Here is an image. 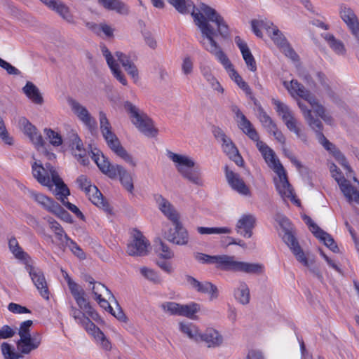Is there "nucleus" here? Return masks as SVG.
<instances>
[{
    "label": "nucleus",
    "mask_w": 359,
    "mask_h": 359,
    "mask_svg": "<svg viewBox=\"0 0 359 359\" xmlns=\"http://www.w3.org/2000/svg\"><path fill=\"white\" fill-rule=\"evenodd\" d=\"M100 129L108 147L120 158L133 167L136 166V161L133 156L121 146L116 135L112 131V127L106 114L99 112Z\"/></svg>",
    "instance_id": "nucleus-4"
},
{
    "label": "nucleus",
    "mask_w": 359,
    "mask_h": 359,
    "mask_svg": "<svg viewBox=\"0 0 359 359\" xmlns=\"http://www.w3.org/2000/svg\"><path fill=\"white\" fill-rule=\"evenodd\" d=\"M314 111L325 121H327V115L325 114V107L319 103L315 96H313V101L311 100L309 102Z\"/></svg>",
    "instance_id": "nucleus-57"
},
{
    "label": "nucleus",
    "mask_w": 359,
    "mask_h": 359,
    "mask_svg": "<svg viewBox=\"0 0 359 359\" xmlns=\"http://www.w3.org/2000/svg\"><path fill=\"white\" fill-rule=\"evenodd\" d=\"M238 127L246 134L252 141L257 142L259 140V136L257 130L253 127L250 121L245 117L242 116V118L238 121Z\"/></svg>",
    "instance_id": "nucleus-39"
},
{
    "label": "nucleus",
    "mask_w": 359,
    "mask_h": 359,
    "mask_svg": "<svg viewBox=\"0 0 359 359\" xmlns=\"http://www.w3.org/2000/svg\"><path fill=\"white\" fill-rule=\"evenodd\" d=\"M1 348L2 354L6 359H19L21 356L14 351L11 345L6 342L2 343Z\"/></svg>",
    "instance_id": "nucleus-53"
},
{
    "label": "nucleus",
    "mask_w": 359,
    "mask_h": 359,
    "mask_svg": "<svg viewBox=\"0 0 359 359\" xmlns=\"http://www.w3.org/2000/svg\"><path fill=\"white\" fill-rule=\"evenodd\" d=\"M50 9L55 11L67 22L76 25V22L69 8L60 0H40Z\"/></svg>",
    "instance_id": "nucleus-21"
},
{
    "label": "nucleus",
    "mask_w": 359,
    "mask_h": 359,
    "mask_svg": "<svg viewBox=\"0 0 359 359\" xmlns=\"http://www.w3.org/2000/svg\"><path fill=\"white\" fill-rule=\"evenodd\" d=\"M18 126L20 130L26 135L36 149L43 147L44 142L36 128L32 125L25 117H20L18 120Z\"/></svg>",
    "instance_id": "nucleus-17"
},
{
    "label": "nucleus",
    "mask_w": 359,
    "mask_h": 359,
    "mask_svg": "<svg viewBox=\"0 0 359 359\" xmlns=\"http://www.w3.org/2000/svg\"><path fill=\"white\" fill-rule=\"evenodd\" d=\"M283 86L287 89L292 97H301L308 102L311 100L313 101L314 95L297 80L292 79L290 83L284 81Z\"/></svg>",
    "instance_id": "nucleus-23"
},
{
    "label": "nucleus",
    "mask_w": 359,
    "mask_h": 359,
    "mask_svg": "<svg viewBox=\"0 0 359 359\" xmlns=\"http://www.w3.org/2000/svg\"><path fill=\"white\" fill-rule=\"evenodd\" d=\"M180 304L174 302H166L161 304L164 312L170 315L179 316Z\"/></svg>",
    "instance_id": "nucleus-56"
},
{
    "label": "nucleus",
    "mask_w": 359,
    "mask_h": 359,
    "mask_svg": "<svg viewBox=\"0 0 359 359\" xmlns=\"http://www.w3.org/2000/svg\"><path fill=\"white\" fill-rule=\"evenodd\" d=\"M168 156L176 163L177 171L182 177L191 183L201 186L203 181L201 177V170L198 167L195 166V162L188 156L175 154L168 151Z\"/></svg>",
    "instance_id": "nucleus-6"
},
{
    "label": "nucleus",
    "mask_w": 359,
    "mask_h": 359,
    "mask_svg": "<svg viewBox=\"0 0 359 359\" xmlns=\"http://www.w3.org/2000/svg\"><path fill=\"white\" fill-rule=\"evenodd\" d=\"M154 242L156 250L159 252L161 257L169 259L174 257V252L161 239L157 238Z\"/></svg>",
    "instance_id": "nucleus-43"
},
{
    "label": "nucleus",
    "mask_w": 359,
    "mask_h": 359,
    "mask_svg": "<svg viewBox=\"0 0 359 359\" xmlns=\"http://www.w3.org/2000/svg\"><path fill=\"white\" fill-rule=\"evenodd\" d=\"M256 218L253 215H243L238 219L236 229L238 233L241 236L250 238L252 235V229L255 227Z\"/></svg>",
    "instance_id": "nucleus-25"
},
{
    "label": "nucleus",
    "mask_w": 359,
    "mask_h": 359,
    "mask_svg": "<svg viewBox=\"0 0 359 359\" xmlns=\"http://www.w3.org/2000/svg\"><path fill=\"white\" fill-rule=\"evenodd\" d=\"M257 111V118L268 133L277 126L262 107H259Z\"/></svg>",
    "instance_id": "nucleus-40"
},
{
    "label": "nucleus",
    "mask_w": 359,
    "mask_h": 359,
    "mask_svg": "<svg viewBox=\"0 0 359 359\" xmlns=\"http://www.w3.org/2000/svg\"><path fill=\"white\" fill-rule=\"evenodd\" d=\"M93 294L95 295V299L102 297V294L107 293L109 295V299H114V295L111 291L103 284L100 282L94 283L91 287Z\"/></svg>",
    "instance_id": "nucleus-49"
},
{
    "label": "nucleus",
    "mask_w": 359,
    "mask_h": 359,
    "mask_svg": "<svg viewBox=\"0 0 359 359\" xmlns=\"http://www.w3.org/2000/svg\"><path fill=\"white\" fill-rule=\"evenodd\" d=\"M85 295L86 294H83L74 299L81 310L85 312L93 320L97 321L100 320V316L98 313L95 311V309L91 306L90 302L85 297Z\"/></svg>",
    "instance_id": "nucleus-36"
},
{
    "label": "nucleus",
    "mask_w": 359,
    "mask_h": 359,
    "mask_svg": "<svg viewBox=\"0 0 359 359\" xmlns=\"http://www.w3.org/2000/svg\"><path fill=\"white\" fill-rule=\"evenodd\" d=\"M262 26L269 36L278 48H280L288 42L282 32H280L273 22H264L262 23Z\"/></svg>",
    "instance_id": "nucleus-27"
},
{
    "label": "nucleus",
    "mask_w": 359,
    "mask_h": 359,
    "mask_svg": "<svg viewBox=\"0 0 359 359\" xmlns=\"http://www.w3.org/2000/svg\"><path fill=\"white\" fill-rule=\"evenodd\" d=\"M315 77L318 81L320 83L323 89L326 91L330 97H333L334 92L332 90L330 84L329 79L327 78L325 74L321 72H317L315 73Z\"/></svg>",
    "instance_id": "nucleus-52"
},
{
    "label": "nucleus",
    "mask_w": 359,
    "mask_h": 359,
    "mask_svg": "<svg viewBox=\"0 0 359 359\" xmlns=\"http://www.w3.org/2000/svg\"><path fill=\"white\" fill-rule=\"evenodd\" d=\"M66 246L68 247L76 257H79L80 259L85 258V253L83 252V251L77 245V243L70 238L65 243V247Z\"/></svg>",
    "instance_id": "nucleus-59"
},
{
    "label": "nucleus",
    "mask_w": 359,
    "mask_h": 359,
    "mask_svg": "<svg viewBox=\"0 0 359 359\" xmlns=\"http://www.w3.org/2000/svg\"><path fill=\"white\" fill-rule=\"evenodd\" d=\"M174 229H170L164 233V238L169 242L177 245H185L189 243V236L187 230L183 226L182 222L178 220L172 222Z\"/></svg>",
    "instance_id": "nucleus-12"
},
{
    "label": "nucleus",
    "mask_w": 359,
    "mask_h": 359,
    "mask_svg": "<svg viewBox=\"0 0 359 359\" xmlns=\"http://www.w3.org/2000/svg\"><path fill=\"white\" fill-rule=\"evenodd\" d=\"M56 195L57 196V198L61 201L63 205H65L68 210H69L71 212L75 214V215L78 218L84 220L85 217L83 214L81 212V210L74 204H72L69 201H66L67 197L69 195L63 196L61 193V190H57Z\"/></svg>",
    "instance_id": "nucleus-42"
},
{
    "label": "nucleus",
    "mask_w": 359,
    "mask_h": 359,
    "mask_svg": "<svg viewBox=\"0 0 359 359\" xmlns=\"http://www.w3.org/2000/svg\"><path fill=\"white\" fill-rule=\"evenodd\" d=\"M67 282L70 292L74 299L83 294H86V292L83 290V289L76 283L73 281L69 277L67 278Z\"/></svg>",
    "instance_id": "nucleus-55"
},
{
    "label": "nucleus",
    "mask_w": 359,
    "mask_h": 359,
    "mask_svg": "<svg viewBox=\"0 0 359 359\" xmlns=\"http://www.w3.org/2000/svg\"><path fill=\"white\" fill-rule=\"evenodd\" d=\"M339 14L341 18L346 23L351 34L359 43V21L354 11L349 7L341 6Z\"/></svg>",
    "instance_id": "nucleus-19"
},
{
    "label": "nucleus",
    "mask_w": 359,
    "mask_h": 359,
    "mask_svg": "<svg viewBox=\"0 0 359 359\" xmlns=\"http://www.w3.org/2000/svg\"><path fill=\"white\" fill-rule=\"evenodd\" d=\"M44 168L46 169L49 176L52 178V182L53 184L55 185L56 190H61V193L63 196L69 195L70 191L69 188L60 178L54 167L50 163H46Z\"/></svg>",
    "instance_id": "nucleus-31"
},
{
    "label": "nucleus",
    "mask_w": 359,
    "mask_h": 359,
    "mask_svg": "<svg viewBox=\"0 0 359 359\" xmlns=\"http://www.w3.org/2000/svg\"><path fill=\"white\" fill-rule=\"evenodd\" d=\"M69 104L73 112L77 116L79 119L93 133L97 128V121L89 113L86 107L81 105L75 100H69Z\"/></svg>",
    "instance_id": "nucleus-11"
},
{
    "label": "nucleus",
    "mask_w": 359,
    "mask_h": 359,
    "mask_svg": "<svg viewBox=\"0 0 359 359\" xmlns=\"http://www.w3.org/2000/svg\"><path fill=\"white\" fill-rule=\"evenodd\" d=\"M70 316H72L78 323H83L84 320L86 319V313L81 309H76L74 306H70Z\"/></svg>",
    "instance_id": "nucleus-63"
},
{
    "label": "nucleus",
    "mask_w": 359,
    "mask_h": 359,
    "mask_svg": "<svg viewBox=\"0 0 359 359\" xmlns=\"http://www.w3.org/2000/svg\"><path fill=\"white\" fill-rule=\"evenodd\" d=\"M29 196L39 205H41L44 209H46L48 212H51L53 210V207L57 203L56 201H53L52 198L45 196L43 194L37 193L34 191L29 190Z\"/></svg>",
    "instance_id": "nucleus-38"
},
{
    "label": "nucleus",
    "mask_w": 359,
    "mask_h": 359,
    "mask_svg": "<svg viewBox=\"0 0 359 359\" xmlns=\"http://www.w3.org/2000/svg\"><path fill=\"white\" fill-rule=\"evenodd\" d=\"M197 231L200 234H229L231 233V229L229 227H203L197 228Z\"/></svg>",
    "instance_id": "nucleus-46"
},
{
    "label": "nucleus",
    "mask_w": 359,
    "mask_h": 359,
    "mask_svg": "<svg viewBox=\"0 0 359 359\" xmlns=\"http://www.w3.org/2000/svg\"><path fill=\"white\" fill-rule=\"evenodd\" d=\"M123 107L129 114L131 122L144 135L155 137L158 130L154 128L152 120L137 106L129 101H126Z\"/></svg>",
    "instance_id": "nucleus-7"
},
{
    "label": "nucleus",
    "mask_w": 359,
    "mask_h": 359,
    "mask_svg": "<svg viewBox=\"0 0 359 359\" xmlns=\"http://www.w3.org/2000/svg\"><path fill=\"white\" fill-rule=\"evenodd\" d=\"M222 147L223 151L231 161L235 162L237 165L240 167L243 165L244 161L240 155L238 149L230 138H228L225 142H222Z\"/></svg>",
    "instance_id": "nucleus-29"
},
{
    "label": "nucleus",
    "mask_w": 359,
    "mask_h": 359,
    "mask_svg": "<svg viewBox=\"0 0 359 359\" xmlns=\"http://www.w3.org/2000/svg\"><path fill=\"white\" fill-rule=\"evenodd\" d=\"M225 177L231 188L245 196H251L250 188L246 185L240 175L229 170L227 165L224 168Z\"/></svg>",
    "instance_id": "nucleus-14"
},
{
    "label": "nucleus",
    "mask_w": 359,
    "mask_h": 359,
    "mask_svg": "<svg viewBox=\"0 0 359 359\" xmlns=\"http://www.w3.org/2000/svg\"><path fill=\"white\" fill-rule=\"evenodd\" d=\"M273 104L276 107V112L281 116L287 129L293 132L302 142H306V135L298 126V121L290 108L278 100L273 99Z\"/></svg>",
    "instance_id": "nucleus-8"
},
{
    "label": "nucleus",
    "mask_w": 359,
    "mask_h": 359,
    "mask_svg": "<svg viewBox=\"0 0 359 359\" xmlns=\"http://www.w3.org/2000/svg\"><path fill=\"white\" fill-rule=\"evenodd\" d=\"M332 177L337 182L341 191L349 203L354 201L359 205V191L353 187L341 174L340 169L332 163L330 167Z\"/></svg>",
    "instance_id": "nucleus-9"
},
{
    "label": "nucleus",
    "mask_w": 359,
    "mask_h": 359,
    "mask_svg": "<svg viewBox=\"0 0 359 359\" xmlns=\"http://www.w3.org/2000/svg\"><path fill=\"white\" fill-rule=\"evenodd\" d=\"M47 222L49 224L50 228L54 231L57 239L59 241V245L65 247V243L68 241L69 237L65 233L61 225L52 217H48Z\"/></svg>",
    "instance_id": "nucleus-37"
},
{
    "label": "nucleus",
    "mask_w": 359,
    "mask_h": 359,
    "mask_svg": "<svg viewBox=\"0 0 359 359\" xmlns=\"http://www.w3.org/2000/svg\"><path fill=\"white\" fill-rule=\"evenodd\" d=\"M114 76L123 86L128 85V81L125 75L120 69L118 63L114 64L113 66L109 67Z\"/></svg>",
    "instance_id": "nucleus-61"
},
{
    "label": "nucleus",
    "mask_w": 359,
    "mask_h": 359,
    "mask_svg": "<svg viewBox=\"0 0 359 359\" xmlns=\"http://www.w3.org/2000/svg\"><path fill=\"white\" fill-rule=\"evenodd\" d=\"M322 36L327 41L330 48L337 55H344L346 54V48L344 43L336 39L335 36L330 33L322 34Z\"/></svg>",
    "instance_id": "nucleus-35"
},
{
    "label": "nucleus",
    "mask_w": 359,
    "mask_h": 359,
    "mask_svg": "<svg viewBox=\"0 0 359 359\" xmlns=\"http://www.w3.org/2000/svg\"><path fill=\"white\" fill-rule=\"evenodd\" d=\"M154 198L159 210L172 223L180 220L179 213L167 199L160 194L155 195Z\"/></svg>",
    "instance_id": "nucleus-24"
},
{
    "label": "nucleus",
    "mask_w": 359,
    "mask_h": 359,
    "mask_svg": "<svg viewBox=\"0 0 359 359\" xmlns=\"http://www.w3.org/2000/svg\"><path fill=\"white\" fill-rule=\"evenodd\" d=\"M115 56L124 69H126L128 66L134 63L137 60V56L135 53L125 54L122 52L117 51L115 53Z\"/></svg>",
    "instance_id": "nucleus-47"
},
{
    "label": "nucleus",
    "mask_w": 359,
    "mask_h": 359,
    "mask_svg": "<svg viewBox=\"0 0 359 359\" xmlns=\"http://www.w3.org/2000/svg\"><path fill=\"white\" fill-rule=\"evenodd\" d=\"M89 199L96 206L102 208L106 212H107L109 214H111L112 209L110 207V205H109V203H107V201H106L104 199L102 194H101V196H100V194H94L93 195H91V196Z\"/></svg>",
    "instance_id": "nucleus-48"
},
{
    "label": "nucleus",
    "mask_w": 359,
    "mask_h": 359,
    "mask_svg": "<svg viewBox=\"0 0 359 359\" xmlns=\"http://www.w3.org/2000/svg\"><path fill=\"white\" fill-rule=\"evenodd\" d=\"M305 120L306 121L309 126L312 128V130H313L316 132L317 138L320 137V134H323V126L322 122L319 118H315L313 116L312 113L310 114L309 117L306 118Z\"/></svg>",
    "instance_id": "nucleus-51"
},
{
    "label": "nucleus",
    "mask_w": 359,
    "mask_h": 359,
    "mask_svg": "<svg viewBox=\"0 0 359 359\" xmlns=\"http://www.w3.org/2000/svg\"><path fill=\"white\" fill-rule=\"evenodd\" d=\"M279 48L286 57H289L292 61L299 60L298 55L296 53L294 50L291 47L288 42Z\"/></svg>",
    "instance_id": "nucleus-62"
},
{
    "label": "nucleus",
    "mask_w": 359,
    "mask_h": 359,
    "mask_svg": "<svg viewBox=\"0 0 359 359\" xmlns=\"http://www.w3.org/2000/svg\"><path fill=\"white\" fill-rule=\"evenodd\" d=\"M176 11L181 14H188L191 10V15L195 25L200 29L203 39H214L217 33L224 39L229 37V26L223 17L212 7L204 3H201L196 8L191 0H167Z\"/></svg>",
    "instance_id": "nucleus-1"
},
{
    "label": "nucleus",
    "mask_w": 359,
    "mask_h": 359,
    "mask_svg": "<svg viewBox=\"0 0 359 359\" xmlns=\"http://www.w3.org/2000/svg\"><path fill=\"white\" fill-rule=\"evenodd\" d=\"M93 160L97 164L99 169L111 179L119 177L120 182L123 187L132 193L134 189L132 176L123 166L118 164H111L103 154L93 152Z\"/></svg>",
    "instance_id": "nucleus-3"
},
{
    "label": "nucleus",
    "mask_w": 359,
    "mask_h": 359,
    "mask_svg": "<svg viewBox=\"0 0 359 359\" xmlns=\"http://www.w3.org/2000/svg\"><path fill=\"white\" fill-rule=\"evenodd\" d=\"M235 43L239 48L248 68L252 72H255L257 70L256 62L248 44L238 36L235 37Z\"/></svg>",
    "instance_id": "nucleus-26"
},
{
    "label": "nucleus",
    "mask_w": 359,
    "mask_h": 359,
    "mask_svg": "<svg viewBox=\"0 0 359 359\" xmlns=\"http://www.w3.org/2000/svg\"><path fill=\"white\" fill-rule=\"evenodd\" d=\"M199 308V305L194 302L190 304H180L179 316L193 319L195 314L198 311Z\"/></svg>",
    "instance_id": "nucleus-44"
},
{
    "label": "nucleus",
    "mask_w": 359,
    "mask_h": 359,
    "mask_svg": "<svg viewBox=\"0 0 359 359\" xmlns=\"http://www.w3.org/2000/svg\"><path fill=\"white\" fill-rule=\"evenodd\" d=\"M180 329L181 332L187 334L190 339L198 341L200 333L198 332V327L192 323H180Z\"/></svg>",
    "instance_id": "nucleus-41"
},
{
    "label": "nucleus",
    "mask_w": 359,
    "mask_h": 359,
    "mask_svg": "<svg viewBox=\"0 0 359 359\" xmlns=\"http://www.w3.org/2000/svg\"><path fill=\"white\" fill-rule=\"evenodd\" d=\"M196 260L202 264H215L222 271L241 272L247 274L259 275L264 272V266L259 263H250L238 261L234 256L208 255L196 252L194 255Z\"/></svg>",
    "instance_id": "nucleus-2"
},
{
    "label": "nucleus",
    "mask_w": 359,
    "mask_h": 359,
    "mask_svg": "<svg viewBox=\"0 0 359 359\" xmlns=\"http://www.w3.org/2000/svg\"><path fill=\"white\" fill-rule=\"evenodd\" d=\"M149 246V241L142 233L134 229L131 235V241L127 245L126 252L130 256H145L148 254Z\"/></svg>",
    "instance_id": "nucleus-10"
},
{
    "label": "nucleus",
    "mask_w": 359,
    "mask_h": 359,
    "mask_svg": "<svg viewBox=\"0 0 359 359\" xmlns=\"http://www.w3.org/2000/svg\"><path fill=\"white\" fill-rule=\"evenodd\" d=\"M41 336L36 332L32 336L28 335L20 337L17 342L18 351L23 354H28L32 351L36 349L41 344Z\"/></svg>",
    "instance_id": "nucleus-22"
},
{
    "label": "nucleus",
    "mask_w": 359,
    "mask_h": 359,
    "mask_svg": "<svg viewBox=\"0 0 359 359\" xmlns=\"http://www.w3.org/2000/svg\"><path fill=\"white\" fill-rule=\"evenodd\" d=\"M8 246L10 250L17 259L20 260H26V259L29 257L28 255L20 247L16 238H11L8 241Z\"/></svg>",
    "instance_id": "nucleus-45"
},
{
    "label": "nucleus",
    "mask_w": 359,
    "mask_h": 359,
    "mask_svg": "<svg viewBox=\"0 0 359 359\" xmlns=\"http://www.w3.org/2000/svg\"><path fill=\"white\" fill-rule=\"evenodd\" d=\"M210 38V43H206V41H200L202 46L209 53L215 56L218 61L223 65L224 69L229 72V76L234 82L241 88L247 95L252 93L251 88L249 85L243 81L242 77L233 68L231 61L222 51L221 47L218 45L214 39Z\"/></svg>",
    "instance_id": "nucleus-5"
},
{
    "label": "nucleus",
    "mask_w": 359,
    "mask_h": 359,
    "mask_svg": "<svg viewBox=\"0 0 359 359\" xmlns=\"http://www.w3.org/2000/svg\"><path fill=\"white\" fill-rule=\"evenodd\" d=\"M25 269L41 295L48 299L49 292L43 271L40 269L36 268L27 263H26Z\"/></svg>",
    "instance_id": "nucleus-15"
},
{
    "label": "nucleus",
    "mask_w": 359,
    "mask_h": 359,
    "mask_svg": "<svg viewBox=\"0 0 359 359\" xmlns=\"http://www.w3.org/2000/svg\"><path fill=\"white\" fill-rule=\"evenodd\" d=\"M32 174L34 177L43 186L51 187L53 184L52 178L49 176L46 169L41 164L34 162L32 165Z\"/></svg>",
    "instance_id": "nucleus-30"
},
{
    "label": "nucleus",
    "mask_w": 359,
    "mask_h": 359,
    "mask_svg": "<svg viewBox=\"0 0 359 359\" xmlns=\"http://www.w3.org/2000/svg\"><path fill=\"white\" fill-rule=\"evenodd\" d=\"M22 92L34 104L41 105L43 98L39 89L31 81H27L22 88Z\"/></svg>",
    "instance_id": "nucleus-33"
},
{
    "label": "nucleus",
    "mask_w": 359,
    "mask_h": 359,
    "mask_svg": "<svg viewBox=\"0 0 359 359\" xmlns=\"http://www.w3.org/2000/svg\"><path fill=\"white\" fill-rule=\"evenodd\" d=\"M53 208L50 212L51 213L54 214L57 217L66 222H72V218L70 214L66 211L58 203H57Z\"/></svg>",
    "instance_id": "nucleus-50"
},
{
    "label": "nucleus",
    "mask_w": 359,
    "mask_h": 359,
    "mask_svg": "<svg viewBox=\"0 0 359 359\" xmlns=\"http://www.w3.org/2000/svg\"><path fill=\"white\" fill-rule=\"evenodd\" d=\"M283 241L290 248L292 253L295 256L297 260L304 266H309V261L305 253L303 252L294 235L286 230L283 237Z\"/></svg>",
    "instance_id": "nucleus-16"
},
{
    "label": "nucleus",
    "mask_w": 359,
    "mask_h": 359,
    "mask_svg": "<svg viewBox=\"0 0 359 359\" xmlns=\"http://www.w3.org/2000/svg\"><path fill=\"white\" fill-rule=\"evenodd\" d=\"M235 299L242 305H247L250 300V289L244 281H240L233 290Z\"/></svg>",
    "instance_id": "nucleus-32"
},
{
    "label": "nucleus",
    "mask_w": 359,
    "mask_h": 359,
    "mask_svg": "<svg viewBox=\"0 0 359 359\" xmlns=\"http://www.w3.org/2000/svg\"><path fill=\"white\" fill-rule=\"evenodd\" d=\"M97 3L105 9L121 15H127L129 11L128 6L120 0H97Z\"/></svg>",
    "instance_id": "nucleus-34"
},
{
    "label": "nucleus",
    "mask_w": 359,
    "mask_h": 359,
    "mask_svg": "<svg viewBox=\"0 0 359 359\" xmlns=\"http://www.w3.org/2000/svg\"><path fill=\"white\" fill-rule=\"evenodd\" d=\"M186 280L191 287L198 292L208 294L210 296V300L218 298L219 290L217 287L212 283L208 281L200 282L195 278L189 275L186 276Z\"/></svg>",
    "instance_id": "nucleus-18"
},
{
    "label": "nucleus",
    "mask_w": 359,
    "mask_h": 359,
    "mask_svg": "<svg viewBox=\"0 0 359 359\" xmlns=\"http://www.w3.org/2000/svg\"><path fill=\"white\" fill-rule=\"evenodd\" d=\"M276 173L278 175V178L275 180V184L280 196L283 200L290 199L299 205L300 201L296 199L293 194V190L288 182L285 169H283V172L277 171Z\"/></svg>",
    "instance_id": "nucleus-13"
},
{
    "label": "nucleus",
    "mask_w": 359,
    "mask_h": 359,
    "mask_svg": "<svg viewBox=\"0 0 359 359\" xmlns=\"http://www.w3.org/2000/svg\"><path fill=\"white\" fill-rule=\"evenodd\" d=\"M89 316L87 317L83 323L81 324L89 334H92L94 338H95L99 332H102L89 319Z\"/></svg>",
    "instance_id": "nucleus-60"
},
{
    "label": "nucleus",
    "mask_w": 359,
    "mask_h": 359,
    "mask_svg": "<svg viewBox=\"0 0 359 359\" xmlns=\"http://www.w3.org/2000/svg\"><path fill=\"white\" fill-rule=\"evenodd\" d=\"M140 273L145 278L154 283H158L161 281L157 273L151 269L142 267L140 269Z\"/></svg>",
    "instance_id": "nucleus-58"
},
{
    "label": "nucleus",
    "mask_w": 359,
    "mask_h": 359,
    "mask_svg": "<svg viewBox=\"0 0 359 359\" xmlns=\"http://www.w3.org/2000/svg\"><path fill=\"white\" fill-rule=\"evenodd\" d=\"M256 142L257 149L262 154L268 165L273 169L275 172L277 171L283 172V169H284V168L280 163L279 160L276 158L274 151L264 142L258 140Z\"/></svg>",
    "instance_id": "nucleus-20"
},
{
    "label": "nucleus",
    "mask_w": 359,
    "mask_h": 359,
    "mask_svg": "<svg viewBox=\"0 0 359 359\" xmlns=\"http://www.w3.org/2000/svg\"><path fill=\"white\" fill-rule=\"evenodd\" d=\"M33 325V322L31 320H27L22 322L18 330V334L20 337H23L25 336L31 335L30 334V327Z\"/></svg>",
    "instance_id": "nucleus-64"
},
{
    "label": "nucleus",
    "mask_w": 359,
    "mask_h": 359,
    "mask_svg": "<svg viewBox=\"0 0 359 359\" xmlns=\"http://www.w3.org/2000/svg\"><path fill=\"white\" fill-rule=\"evenodd\" d=\"M44 133L49 139L50 143L53 146H60L62 143L61 135L50 128H45Z\"/></svg>",
    "instance_id": "nucleus-54"
},
{
    "label": "nucleus",
    "mask_w": 359,
    "mask_h": 359,
    "mask_svg": "<svg viewBox=\"0 0 359 359\" xmlns=\"http://www.w3.org/2000/svg\"><path fill=\"white\" fill-rule=\"evenodd\" d=\"M199 341H204L209 348H215L222 344L223 337L217 330L208 328L200 334Z\"/></svg>",
    "instance_id": "nucleus-28"
}]
</instances>
